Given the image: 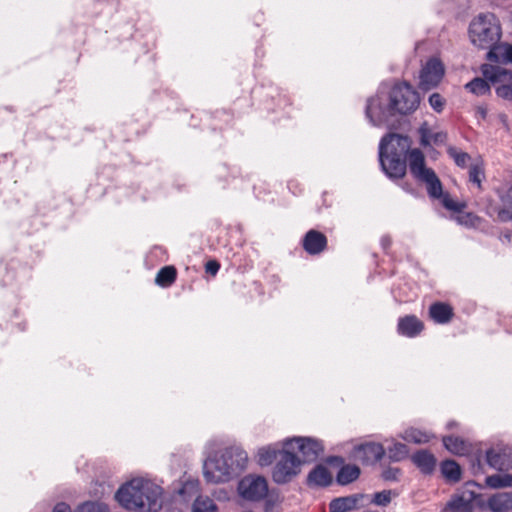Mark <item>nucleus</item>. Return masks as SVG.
Wrapping results in <instances>:
<instances>
[{
  "label": "nucleus",
  "instance_id": "nucleus-1",
  "mask_svg": "<svg viewBox=\"0 0 512 512\" xmlns=\"http://www.w3.org/2000/svg\"><path fill=\"white\" fill-rule=\"evenodd\" d=\"M162 488L150 480L135 478L122 485L116 499L127 510L157 512L162 508Z\"/></svg>",
  "mask_w": 512,
  "mask_h": 512
},
{
  "label": "nucleus",
  "instance_id": "nucleus-2",
  "mask_svg": "<svg viewBox=\"0 0 512 512\" xmlns=\"http://www.w3.org/2000/svg\"><path fill=\"white\" fill-rule=\"evenodd\" d=\"M248 455L240 447H228L209 455L203 464V473L209 483H225L240 475L247 466Z\"/></svg>",
  "mask_w": 512,
  "mask_h": 512
},
{
  "label": "nucleus",
  "instance_id": "nucleus-3",
  "mask_svg": "<svg viewBox=\"0 0 512 512\" xmlns=\"http://www.w3.org/2000/svg\"><path fill=\"white\" fill-rule=\"evenodd\" d=\"M501 34L500 23L492 13L478 15L470 22L468 29L471 44L488 52L499 44Z\"/></svg>",
  "mask_w": 512,
  "mask_h": 512
},
{
  "label": "nucleus",
  "instance_id": "nucleus-4",
  "mask_svg": "<svg viewBox=\"0 0 512 512\" xmlns=\"http://www.w3.org/2000/svg\"><path fill=\"white\" fill-rule=\"evenodd\" d=\"M302 461L295 454V447L291 440H284L282 450L272 470V479L276 484L282 485L291 482L301 472Z\"/></svg>",
  "mask_w": 512,
  "mask_h": 512
},
{
  "label": "nucleus",
  "instance_id": "nucleus-5",
  "mask_svg": "<svg viewBox=\"0 0 512 512\" xmlns=\"http://www.w3.org/2000/svg\"><path fill=\"white\" fill-rule=\"evenodd\" d=\"M420 104L417 91L408 83L396 84L390 92V110L406 115L414 112Z\"/></svg>",
  "mask_w": 512,
  "mask_h": 512
},
{
  "label": "nucleus",
  "instance_id": "nucleus-6",
  "mask_svg": "<svg viewBox=\"0 0 512 512\" xmlns=\"http://www.w3.org/2000/svg\"><path fill=\"white\" fill-rule=\"evenodd\" d=\"M237 490L243 499L258 502L267 496L268 483L263 476L249 474L239 481Z\"/></svg>",
  "mask_w": 512,
  "mask_h": 512
},
{
  "label": "nucleus",
  "instance_id": "nucleus-7",
  "mask_svg": "<svg viewBox=\"0 0 512 512\" xmlns=\"http://www.w3.org/2000/svg\"><path fill=\"white\" fill-rule=\"evenodd\" d=\"M286 440H291L295 451L301 454L302 465L316 461L324 451L322 442L311 437L298 436Z\"/></svg>",
  "mask_w": 512,
  "mask_h": 512
},
{
  "label": "nucleus",
  "instance_id": "nucleus-8",
  "mask_svg": "<svg viewBox=\"0 0 512 512\" xmlns=\"http://www.w3.org/2000/svg\"><path fill=\"white\" fill-rule=\"evenodd\" d=\"M410 148V140L406 136L392 133L384 136L379 144V157L406 156Z\"/></svg>",
  "mask_w": 512,
  "mask_h": 512
},
{
  "label": "nucleus",
  "instance_id": "nucleus-9",
  "mask_svg": "<svg viewBox=\"0 0 512 512\" xmlns=\"http://www.w3.org/2000/svg\"><path fill=\"white\" fill-rule=\"evenodd\" d=\"M444 72V66L439 59H429L420 71L419 88L428 91L436 87L442 80Z\"/></svg>",
  "mask_w": 512,
  "mask_h": 512
},
{
  "label": "nucleus",
  "instance_id": "nucleus-10",
  "mask_svg": "<svg viewBox=\"0 0 512 512\" xmlns=\"http://www.w3.org/2000/svg\"><path fill=\"white\" fill-rule=\"evenodd\" d=\"M481 71L488 83L495 86L497 95L498 89L512 85V70L510 69L498 65L483 64Z\"/></svg>",
  "mask_w": 512,
  "mask_h": 512
},
{
  "label": "nucleus",
  "instance_id": "nucleus-11",
  "mask_svg": "<svg viewBox=\"0 0 512 512\" xmlns=\"http://www.w3.org/2000/svg\"><path fill=\"white\" fill-rule=\"evenodd\" d=\"M301 245L308 255L317 256L327 250L328 239L324 233L310 229L304 234Z\"/></svg>",
  "mask_w": 512,
  "mask_h": 512
},
{
  "label": "nucleus",
  "instance_id": "nucleus-12",
  "mask_svg": "<svg viewBox=\"0 0 512 512\" xmlns=\"http://www.w3.org/2000/svg\"><path fill=\"white\" fill-rule=\"evenodd\" d=\"M488 465L499 471L512 469V447L504 446L491 448L486 451Z\"/></svg>",
  "mask_w": 512,
  "mask_h": 512
},
{
  "label": "nucleus",
  "instance_id": "nucleus-13",
  "mask_svg": "<svg viewBox=\"0 0 512 512\" xmlns=\"http://www.w3.org/2000/svg\"><path fill=\"white\" fill-rule=\"evenodd\" d=\"M382 170L390 178H402L406 174V156L379 157Z\"/></svg>",
  "mask_w": 512,
  "mask_h": 512
},
{
  "label": "nucleus",
  "instance_id": "nucleus-14",
  "mask_svg": "<svg viewBox=\"0 0 512 512\" xmlns=\"http://www.w3.org/2000/svg\"><path fill=\"white\" fill-rule=\"evenodd\" d=\"M385 454V449L378 443H367L354 449V456L364 463H376Z\"/></svg>",
  "mask_w": 512,
  "mask_h": 512
},
{
  "label": "nucleus",
  "instance_id": "nucleus-15",
  "mask_svg": "<svg viewBox=\"0 0 512 512\" xmlns=\"http://www.w3.org/2000/svg\"><path fill=\"white\" fill-rule=\"evenodd\" d=\"M409 168L411 174L421 180L426 175V171H432L425 165V157L419 149H413L408 154Z\"/></svg>",
  "mask_w": 512,
  "mask_h": 512
},
{
  "label": "nucleus",
  "instance_id": "nucleus-16",
  "mask_svg": "<svg viewBox=\"0 0 512 512\" xmlns=\"http://www.w3.org/2000/svg\"><path fill=\"white\" fill-rule=\"evenodd\" d=\"M500 199V207L497 210V217L501 222L512 220V185L506 190H497Z\"/></svg>",
  "mask_w": 512,
  "mask_h": 512
},
{
  "label": "nucleus",
  "instance_id": "nucleus-17",
  "mask_svg": "<svg viewBox=\"0 0 512 512\" xmlns=\"http://www.w3.org/2000/svg\"><path fill=\"white\" fill-rule=\"evenodd\" d=\"M390 501L391 492L387 490L376 492L373 495L357 494L354 495V509H356L358 505H364L365 503H374L378 506H386Z\"/></svg>",
  "mask_w": 512,
  "mask_h": 512
},
{
  "label": "nucleus",
  "instance_id": "nucleus-18",
  "mask_svg": "<svg viewBox=\"0 0 512 512\" xmlns=\"http://www.w3.org/2000/svg\"><path fill=\"white\" fill-rule=\"evenodd\" d=\"M332 475L323 465H317L307 477L309 486L326 487L332 483Z\"/></svg>",
  "mask_w": 512,
  "mask_h": 512
},
{
  "label": "nucleus",
  "instance_id": "nucleus-19",
  "mask_svg": "<svg viewBox=\"0 0 512 512\" xmlns=\"http://www.w3.org/2000/svg\"><path fill=\"white\" fill-rule=\"evenodd\" d=\"M488 507L492 512H508L512 510V492L497 493L488 499Z\"/></svg>",
  "mask_w": 512,
  "mask_h": 512
},
{
  "label": "nucleus",
  "instance_id": "nucleus-20",
  "mask_svg": "<svg viewBox=\"0 0 512 512\" xmlns=\"http://www.w3.org/2000/svg\"><path fill=\"white\" fill-rule=\"evenodd\" d=\"M412 461L424 474H430L435 469L436 459L433 454L426 450L413 454Z\"/></svg>",
  "mask_w": 512,
  "mask_h": 512
},
{
  "label": "nucleus",
  "instance_id": "nucleus-21",
  "mask_svg": "<svg viewBox=\"0 0 512 512\" xmlns=\"http://www.w3.org/2000/svg\"><path fill=\"white\" fill-rule=\"evenodd\" d=\"M420 181L426 184L427 193L431 198L440 199V197L443 196L441 181L433 170L426 171L425 177H423Z\"/></svg>",
  "mask_w": 512,
  "mask_h": 512
},
{
  "label": "nucleus",
  "instance_id": "nucleus-22",
  "mask_svg": "<svg viewBox=\"0 0 512 512\" xmlns=\"http://www.w3.org/2000/svg\"><path fill=\"white\" fill-rule=\"evenodd\" d=\"M419 133L421 136V144L423 146H428L431 143L442 144L446 141V138H447V135L444 132L432 133L428 123H426V122H424L420 126Z\"/></svg>",
  "mask_w": 512,
  "mask_h": 512
},
{
  "label": "nucleus",
  "instance_id": "nucleus-23",
  "mask_svg": "<svg viewBox=\"0 0 512 512\" xmlns=\"http://www.w3.org/2000/svg\"><path fill=\"white\" fill-rule=\"evenodd\" d=\"M444 447L456 455H465L469 451V444L458 436H445L442 439Z\"/></svg>",
  "mask_w": 512,
  "mask_h": 512
},
{
  "label": "nucleus",
  "instance_id": "nucleus-24",
  "mask_svg": "<svg viewBox=\"0 0 512 512\" xmlns=\"http://www.w3.org/2000/svg\"><path fill=\"white\" fill-rule=\"evenodd\" d=\"M487 59L491 62H510L512 63V45L500 43L487 52Z\"/></svg>",
  "mask_w": 512,
  "mask_h": 512
},
{
  "label": "nucleus",
  "instance_id": "nucleus-25",
  "mask_svg": "<svg viewBox=\"0 0 512 512\" xmlns=\"http://www.w3.org/2000/svg\"><path fill=\"white\" fill-rule=\"evenodd\" d=\"M429 317L432 320H450L454 317L453 308L445 302H435L429 308Z\"/></svg>",
  "mask_w": 512,
  "mask_h": 512
},
{
  "label": "nucleus",
  "instance_id": "nucleus-26",
  "mask_svg": "<svg viewBox=\"0 0 512 512\" xmlns=\"http://www.w3.org/2000/svg\"><path fill=\"white\" fill-rule=\"evenodd\" d=\"M469 182L477 187L479 191L483 190V182L486 179L485 167L482 161L472 164L469 167Z\"/></svg>",
  "mask_w": 512,
  "mask_h": 512
},
{
  "label": "nucleus",
  "instance_id": "nucleus-27",
  "mask_svg": "<svg viewBox=\"0 0 512 512\" xmlns=\"http://www.w3.org/2000/svg\"><path fill=\"white\" fill-rule=\"evenodd\" d=\"M176 277V268L174 266H165L158 271L155 283L162 288H168L175 282Z\"/></svg>",
  "mask_w": 512,
  "mask_h": 512
},
{
  "label": "nucleus",
  "instance_id": "nucleus-28",
  "mask_svg": "<svg viewBox=\"0 0 512 512\" xmlns=\"http://www.w3.org/2000/svg\"><path fill=\"white\" fill-rule=\"evenodd\" d=\"M278 448L275 445L260 447L257 451V462L260 466H269L279 457Z\"/></svg>",
  "mask_w": 512,
  "mask_h": 512
},
{
  "label": "nucleus",
  "instance_id": "nucleus-29",
  "mask_svg": "<svg viewBox=\"0 0 512 512\" xmlns=\"http://www.w3.org/2000/svg\"><path fill=\"white\" fill-rule=\"evenodd\" d=\"M441 472L449 482L456 483L461 479L460 466L454 460H445L441 463Z\"/></svg>",
  "mask_w": 512,
  "mask_h": 512
},
{
  "label": "nucleus",
  "instance_id": "nucleus-30",
  "mask_svg": "<svg viewBox=\"0 0 512 512\" xmlns=\"http://www.w3.org/2000/svg\"><path fill=\"white\" fill-rule=\"evenodd\" d=\"M465 89L476 96H483L490 92V85L485 78L482 79L477 77L468 82L465 85Z\"/></svg>",
  "mask_w": 512,
  "mask_h": 512
},
{
  "label": "nucleus",
  "instance_id": "nucleus-31",
  "mask_svg": "<svg viewBox=\"0 0 512 512\" xmlns=\"http://www.w3.org/2000/svg\"><path fill=\"white\" fill-rule=\"evenodd\" d=\"M402 438L407 442L424 444L430 441L431 436L427 432L419 429L409 428L404 431Z\"/></svg>",
  "mask_w": 512,
  "mask_h": 512
},
{
  "label": "nucleus",
  "instance_id": "nucleus-32",
  "mask_svg": "<svg viewBox=\"0 0 512 512\" xmlns=\"http://www.w3.org/2000/svg\"><path fill=\"white\" fill-rule=\"evenodd\" d=\"M485 482L487 486L494 489L512 487V474L490 475L486 478Z\"/></svg>",
  "mask_w": 512,
  "mask_h": 512
},
{
  "label": "nucleus",
  "instance_id": "nucleus-33",
  "mask_svg": "<svg viewBox=\"0 0 512 512\" xmlns=\"http://www.w3.org/2000/svg\"><path fill=\"white\" fill-rule=\"evenodd\" d=\"M424 329L423 322H398L397 331L406 337H415Z\"/></svg>",
  "mask_w": 512,
  "mask_h": 512
},
{
  "label": "nucleus",
  "instance_id": "nucleus-34",
  "mask_svg": "<svg viewBox=\"0 0 512 512\" xmlns=\"http://www.w3.org/2000/svg\"><path fill=\"white\" fill-rule=\"evenodd\" d=\"M388 457L393 462H399L407 458L409 454V449L407 445L396 442L392 446L387 449Z\"/></svg>",
  "mask_w": 512,
  "mask_h": 512
},
{
  "label": "nucleus",
  "instance_id": "nucleus-35",
  "mask_svg": "<svg viewBox=\"0 0 512 512\" xmlns=\"http://www.w3.org/2000/svg\"><path fill=\"white\" fill-rule=\"evenodd\" d=\"M459 214L455 217V220L458 224L469 227L476 228L479 227L482 220L479 216L472 212H458Z\"/></svg>",
  "mask_w": 512,
  "mask_h": 512
},
{
  "label": "nucleus",
  "instance_id": "nucleus-36",
  "mask_svg": "<svg viewBox=\"0 0 512 512\" xmlns=\"http://www.w3.org/2000/svg\"><path fill=\"white\" fill-rule=\"evenodd\" d=\"M447 508L451 512H472V504L470 500H466L461 496L453 497L448 503Z\"/></svg>",
  "mask_w": 512,
  "mask_h": 512
},
{
  "label": "nucleus",
  "instance_id": "nucleus-37",
  "mask_svg": "<svg viewBox=\"0 0 512 512\" xmlns=\"http://www.w3.org/2000/svg\"><path fill=\"white\" fill-rule=\"evenodd\" d=\"M330 512H348L352 510V496L333 499L329 504Z\"/></svg>",
  "mask_w": 512,
  "mask_h": 512
},
{
  "label": "nucleus",
  "instance_id": "nucleus-38",
  "mask_svg": "<svg viewBox=\"0 0 512 512\" xmlns=\"http://www.w3.org/2000/svg\"><path fill=\"white\" fill-rule=\"evenodd\" d=\"M447 153L454 160L455 164L461 168H465L471 159L468 153L458 150L453 146L448 147Z\"/></svg>",
  "mask_w": 512,
  "mask_h": 512
},
{
  "label": "nucleus",
  "instance_id": "nucleus-39",
  "mask_svg": "<svg viewBox=\"0 0 512 512\" xmlns=\"http://www.w3.org/2000/svg\"><path fill=\"white\" fill-rule=\"evenodd\" d=\"M192 512H217V506L208 497H198L193 504Z\"/></svg>",
  "mask_w": 512,
  "mask_h": 512
},
{
  "label": "nucleus",
  "instance_id": "nucleus-40",
  "mask_svg": "<svg viewBox=\"0 0 512 512\" xmlns=\"http://www.w3.org/2000/svg\"><path fill=\"white\" fill-rule=\"evenodd\" d=\"M440 199L442 205L450 211L461 212L466 207L465 202L455 201L448 193H443V196H441Z\"/></svg>",
  "mask_w": 512,
  "mask_h": 512
},
{
  "label": "nucleus",
  "instance_id": "nucleus-41",
  "mask_svg": "<svg viewBox=\"0 0 512 512\" xmlns=\"http://www.w3.org/2000/svg\"><path fill=\"white\" fill-rule=\"evenodd\" d=\"M75 512H109L108 506L99 502H85Z\"/></svg>",
  "mask_w": 512,
  "mask_h": 512
},
{
  "label": "nucleus",
  "instance_id": "nucleus-42",
  "mask_svg": "<svg viewBox=\"0 0 512 512\" xmlns=\"http://www.w3.org/2000/svg\"><path fill=\"white\" fill-rule=\"evenodd\" d=\"M337 482L346 485L352 482V467L347 465L342 467L337 474Z\"/></svg>",
  "mask_w": 512,
  "mask_h": 512
},
{
  "label": "nucleus",
  "instance_id": "nucleus-43",
  "mask_svg": "<svg viewBox=\"0 0 512 512\" xmlns=\"http://www.w3.org/2000/svg\"><path fill=\"white\" fill-rule=\"evenodd\" d=\"M198 488V481L189 480L183 484V486L179 489L178 493L182 496H185L186 494L192 495L198 493Z\"/></svg>",
  "mask_w": 512,
  "mask_h": 512
},
{
  "label": "nucleus",
  "instance_id": "nucleus-44",
  "mask_svg": "<svg viewBox=\"0 0 512 512\" xmlns=\"http://www.w3.org/2000/svg\"><path fill=\"white\" fill-rule=\"evenodd\" d=\"M430 106L438 113H440L445 105L443 97L439 93H433L429 97Z\"/></svg>",
  "mask_w": 512,
  "mask_h": 512
},
{
  "label": "nucleus",
  "instance_id": "nucleus-45",
  "mask_svg": "<svg viewBox=\"0 0 512 512\" xmlns=\"http://www.w3.org/2000/svg\"><path fill=\"white\" fill-rule=\"evenodd\" d=\"M400 472L399 468L388 467L382 472V478L386 481H397Z\"/></svg>",
  "mask_w": 512,
  "mask_h": 512
},
{
  "label": "nucleus",
  "instance_id": "nucleus-46",
  "mask_svg": "<svg viewBox=\"0 0 512 512\" xmlns=\"http://www.w3.org/2000/svg\"><path fill=\"white\" fill-rule=\"evenodd\" d=\"M153 257L159 258L160 261H166L167 257H166L165 249L160 246L154 247L153 249H151V251L149 253V258H153Z\"/></svg>",
  "mask_w": 512,
  "mask_h": 512
},
{
  "label": "nucleus",
  "instance_id": "nucleus-47",
  "mask_svg": "<svg viewBox=\"0 0 512 512\" xmlns=\"http://www.w3.org/2000/svg\"><path fill=\"white\" fill-rule=\"evenodd\" d=\"M220 269V264L216 260H210L205 265V270L211 275H216Z\"/></svg>",
  "mask_w": 512,
  "mask_h": 512
},
{
  "label": "nucleus",
  "instance_id": "nucleus-48",
  "mask_svg": "<svg viewBox=\"0 0 512 512\" xmlns=\"http://www.w3.org/2000/svg\"><path fill=\"white\" fill-rule=\"evenodd\" d=\"M498 96L505 100L512 101V84L510 87H502L498 89Z\"/></svg>",
  "mask_w": 512,
  "mask_h": 512
},
{
  "label": "nucleus",
  "instance_id": "nucleus-49",
  "mask_svg": "<svg viewBox=\"0 0 512 512\" xmlns=\"http://www.w3.org/2000/svg\"><path fill=\"white\" fill-rule=\"evenodd\" d=\"M53 512H71V508L68 504L60 502L55 505Z\"/></svg>",
  "mask_w": 512,
  "mask_h": 512
},
{
  "label": "nucleus",
  "instance_id": "nucleus-50",
  "mask_svg": "<svg viewBox=\"0 0 512 512\" xmlns=\"http://www.w3.org/2000/svg\"><path fill=\"white\" fill-rule=\"evenodd\" d=\"M477 113H478V114H479L483 119H485V118H486V116H487V109H486L485 107L480 106V107H478V108H477Z\"/></svg>",
  "mask_w": 512,
  "mask_h": 512
},
{
  "label": "nucleus",
  "instance_id": "nucleus-51",
  "mask_svg": "<svg viewBox=\"0 0 512 512\" xmlns=\"http://www.w3.org/2000/svg\"><path fill=\"white\" fill-rule=\"evenodd\" d=\"M360 475V468L356 465H354V481L359 477Z\"/></svg>",
  "mask_w": 512,
  "mask_h": 512
},
{
  "label": "nucleus",
  "instance_id": "nucleus-52",
  "mask_svg": "<svg viewBox=\"0 0 512 512\" xmlns=\"http://www.w3.org/2000/svg\"><path fill=\"white\" fill-rule=\"evenodd\" d=\"M457 426H458V423L456 421H450L447 423L448 429H453V428H456Z\"/></svg>",
  "mask_w": 512,
  "mask_h": 512
},
{
  "label": "nucleus",
  "instance_id": "nucleus-53",
  "mask_svg": "<svg viewBox=\"0 0 512 512\" xmlns=\"http://www.w3.org/2000/svg\"><path fill=\"white\" fill-rule=\"evenodd\" d=\"M402 320H407V321H410V320H417L415 316H406L405 318H403Z\"/></svg>",
  "mask_w": 512,
  "mask_h": 512
},
{
  "label": "nucleus",
  "instance_id": "nucleus-54",
  "mask_svg": "<svg viewBox=\"0 0 512 512\" xmlns=\"http://www.w3.org/2000/svg\"><path fill=\"white\" fill-rule=\"evenodd\" d=\"M390 244V241L386 238L383 239V245L386 247Z\"/></svg>",
  "mask_w": 512,
  "mask_h": 512
}]
</instances>
